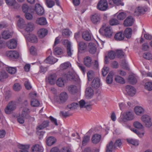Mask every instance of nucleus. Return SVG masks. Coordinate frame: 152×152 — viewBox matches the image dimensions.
<instances>
[{"instance_id":"obj_58","label":"nucleus","mask_w":152,"mask_h":152,"mask_svg":"<svg viewBox=\"0 0 152 152\" xmlns=\"http://www.w3.org/2000/svg\"><path fill=\"white\" fill-rule=\"evenodd\" d=\"M66 50L68 56L71 57L73 52V50L71 48V46H68L67 48H66Z\"/></svg>"},{"instance_id":"obj_45","label":"nucleus","mask_w":152,"mask_h":152,"mask_svg":"<svg viewBox=\"0 0 152 152\" xmlns=\"http://www.w3.org/2000/svg\"><path fill=\"white\" fill-rule=\"evenodd\" d=\"M54 48V53L55 55H60L63 53L62 49L59 47L53 48Z\"/></svg>"},{"instance_id":"obj_26","label":"nucleus","mask_w":152,"mask_h":152,"mask_svg":"<svg viewBox=\"0 0 152 152\" xmlns=\"http://www.w3.org/2000/svg\"><path fill=\"white\" fill-rule=\"evenodd\" d=\"M2 38L5 39H8L11 37V35L10 32L8 30H5L2 33Z\"/></svg>"},{"instance_id":"obj_2","label":"nucleus","mask_w":152,"mask_h":152,"mask_svg":"<svg viewBox=\"0 0 152 152\" xmlns=\"http://www.w3.org/2000/svg\"><path fill=\"white\" fill-rule=\"evenodd\" d=\"M149 9V7L146 6H138L135 9L134 12V15L138 16L141 14H144Z\"/></svg>"},{"instance_id":"obj_23","label":"nucleus","mask_w":152,"mask_h":152,"mask_svg":"<svg viewBox=\"0 0 152 152\" xmlns=\"http://www.w3.org/2000/svg\"><path fill=\"white\" fill-rule=\"evenodd\" d=\"M115 73L112 71L110 72L107 76L106 81L107 84H110L112 83L113 81V76L115 75Z\"/></svg>"},{"instance_id":"obj_41","label":"nucleus","mask_w":152,"mask_h":152,"mask_svg":"<svg viewBox=\"0 0 152 152\" xmlns=\"http://www.w3.org/2000/svg\"><path fill=\"white\" fill-rule=\"evenodd\" d=\"M128 82L132 84H135L137 82L135 77L133 75H130L128 78Z\"/></svg>"},{"instance_id":"obj_48","label":"nucleus","mask_w":152,"mask_h":152,"mask_svg":"<svg viewBox=\"0 0 152 152\" xmlns=\"http://www.w3.org/2000/svg\"><path fill=\"white\" fill-rule=\"evenodd\" d=\"M40 103L39 101L36 99H32L31 101V105L33 107H38Z\"/></svg>"},{"instance_id":"obj_24","label":"nucleus","mask_w":152,"mask_h":152,"mask_svg":"<svg viewBox=\"0 0 152 152\" xmlns=\"http://www.w3.org/2000/svg\"><path fill=\"white\" fill-rule=\"evenodd\" d=\"M48 31L45 29L42 28L40 29L38 32V34L40 38L44 37L47 34Z\"/></svg>"},{"instance_id":"obj_7","label":"nucleus","mask_w":152,"mask_h":152,"mask_svg":"<svg viewBox=\"0 0 152 152\" xmlns=\"http://www.w3.org/2000/svg\"><path fill=\"white\" fill-rule=\"evenodd\" d=\"M91 22L94 24L99 23L101 20L100 15L98 13L94 14L91 16Z\"/></svg>"},{"instance_id":"obj_46","label":"nucleus","mask_w":152,"mask_h":152,"mask_svg":"<svg viewBox=\"0 0 152 152\" xmlns=\"http://www.w3.org/2000/svg\"><path fill=\"white\" fill-rule=\"evenodd\" d=\"M127 142L129 144H132L135 146H137L139 145L138 141L137 140H134L132 139H127Z\"/></svg>"},{"instance_id":"obj_34","label":"nucleus","mask_w":152,"mask_h":152,"mask_svg":"<svg viewBox=\"0 0 152 152\" xmlns=\"http://www.w3.org/2000/svg\"><path fill=\"white\" fill-rule=\"evenodd\" d=\"M34 28V24L31 23H29L26 26L25 30L27 32H31L33 30Z\"/></svg>"},{"instance_id":"obj_6","label":"nucleus","mask_w":152,"mask_h":152,"mask_svg":"<svg viewBox=\"0 0 152 152\" xmlns=\"http://www.w3.org/2000/svg\"><path fill=\"white\" fill-rule=\"evenodd\" d=\"M78 53L86 51L88 47V43L84 41L77 42Z\"/></svg>"},{"instance_id":"obj_62","label":"nucleus","mask_w":152,"mask_h":152,"mask_svg":"<svg viewBox=\"0 0 152 152\" xmlns=\"http://www.w3.org/2000/svg\"><path fill=\"white\" fill-rule=\"evenodd\" d=\"M21 89V86L18 83H16L14 84L13 86V89L16 91H18Z\"/></svg>"},{"instance_id":"obj_49","label":"nucleus","mask_w":152,"mask_h":152,"mask_svg":"<svg viewBox=\"0 0 152 152\" xmlns=\"http://www.w3.org/2000/svg\"><path fill=\"white\" fill-rule=\"evenodd\" d=\"M87 76L88 80L90 81L94 77V73L92 70L89 71L87 73Z\"/></svg>"},{"instance_id":"obj_59","label":"nucleus","mask_w":152,"mask_h":152,"mask_svg":"<svg viewBox=\"0 0 152 152\" xmlns=\"http://www.w3.org/2000/svg\"><path fill=\"white\" fill-rule=\"evenodd\" d=\"M109 68L107 66H104L102 70V73L103 76H105L107 74L109 71Z\"/></svg>"},{"instance_id":"obj_63","label":"nucleus","mask_w":152,"mask_h":152,"mask_svg":"<svg viewBox=\"0 0 152 152\" xmlns=\"http://www.w3.org/2000/svg\"><path fill=\"white\" fill-rule=\"evenodd\" d=\"M87 103H86L83 100H81L79 102V107H80V108H82L85 107V105Z\"/></svg>"},{"instance_id":"obj_4","label":"nucleus","mask_w":152,"mask_h":152,"mask_svg":"<svg viewBox=\"0 0 152 152\" xmlns=\"http://www.w3.org/2000/svg\"><path fill=\"white\" fill-rule=\"evenodd\" d=\"M108 7L107 0H100L97 5V8L102 11L106 10L107 9Z\"/></svg>"},{"instance_id":"obj_9","label":"nucleus","mask_w":152,"mask_h":152,"mask_svg":"<svg viewBox=\"0 0 152 152\" xmlns=\"http://www.w3.org/2000/svg\"><path fill=\"white\" fill-rule=\"evenodd\" d=\"M6 54L7 56L10 58H17L19 57V54L15 50H10L7 51Z\"/></svg>"},{"instance_id":"obj_54","label":"nucleus","mask_w":152,"mask_h":152,"mask_svg":"<svg viewBox=\"0 0 152 152\" xmlns=\"http://www.w3.org/2000/svg\"><path fill=\"white\" fill-rule=\"evenodd\" d=\"M70 65L69 62H65L61 64L60 65V68L61 69H67Z\"/></svg>"},{"instance_id":"obj_14","label":"nucleus","mask_w":152,"mask_h":152,"mask_svg":"<svg viewBox=\"0 0 152 152\" xmlns=\"http://www.w3.org/2000/svg\"><path fill=\"white\" fill-rule=\"evenodd\" d=\"M35 10L37 13L39 15H42L44 13V9L39 4H36L35 5Z\"/></svg>"},{"instance_id":"obj_20","label":"nucleus","mask_w":152,"mask_h":152,"mask_svg":"<svg viewBox=\"0 0 152 152\" xmlns=\"http://www.w3.org/2000/svg\"><path fill=\"white\" fill-rule=\"evenodd\" d=\"M57 76L56 74H53L50 75L48 77L49 83L51 85L55 84L56 79Z\"/></svg>"},{"instance_id":"obj_8","label":"nucleus","mask_w":152,"mask_h":152,"mask_svg":"<svg viewBox=\"0 0 152 152\" xmlns=\"http://www.w3.org/2000/svg\"><path fill=\"white\" fill-rule=\"evenodd\" d=\"M142 121L145 124L146 126L150 127L152 125L150 117L146 115H143L141 118Z\"/></svg>"},{"instance_id":"obj_32","label":"nucleus","mask_w":152,"mask_h":152,"mask_svg":"<svg viewBox=\"0 0 152 152\" xmlns=\"http://www.w3.org/2000/svg\"><path fill=\"white\" fill-rule=\"evenodd\" d=\"M58 59L52 56H49L45 60V62L51 64H53L56 63Z\"/></svg>"},{"instance_id":"obj_56","label":"nucleus","mask_w":152,"mask_h":152,"mask_svg":"<svg viewBox=\"0 0 152 152\" xmlns=\"http://www.w3.org/2000/svg\"><path fill=\"white\" fill-rule=\"evenodd\" d=\"M126 16V14L124 12L119 13L117 16V18L118 19L121 20L125 19Z\"/></svg>"},{"instance_id":"obj_22","label":"nucleus","mask_w":152,"mask_h":152,"mask_svg":"<svg viewBox=\"0 0 152 152\" xmlns=\"http://www.w3.org/2000/svg\"><path fill=\"white\" fill-rule=\"evenodd\" d=\"M82 37L85 40L89 41L91 39V35L90 33L88 31H84L82 33Z\"/></svg>"},{"instance_id":"obj_21","label":"nucleus","mask_w":152,"mask_h":152,"mask_svg":"<svg viewBox=\"0 0 152 152\" xmlns=\"http://www.w3.org/2000/svg\"><path fill=\"white\" fill-rule=\"evenodd\" d=\"M56 139L53 137H50L46 139V143L49 146H50L53 144L56 141Z\"/></svg>"},{"instance_id":"obj_33","label":"nucleus","mask_w":152,"mask_h":152,"mask_svg":"<svg viewBox=\"0 0 152 152\" xmlns=\"http://www.w3.org/2000/svg\"><path fill=\"white\" fill-rule=\"evenodd\" d=\"M135 113L138 115H140L143 113L144 111V109L141 107H136L134 109Z\"/></svg>"},{"instance_id":"obj_55","label":"nucleus","mask_w":152,"mask_h":152,"mask_svg":"<svg viewBox=\"0 0 152 152\" xmlns=\"http://www.w3.org/2000/svg\"><path fill=\"white\" fill-rule=\"evenodd\" d=\"M30 41L34 43H36L37 42V37L34 34H31L30 36Z\"/></svg>"},{"instance_id":"obj_61","label":"nucleus","mask_w":152,"mask_h":152,"mask_svg":"<svg viewBox=\"0 0 152 152\" xmlns=\"http://www.w3.org/2000/svg\"><path fill=\"white\" fill-rule=\"evenodd\" d=\"M5 1L7 5L10 6L14 5L16 2L15 0H5Z\"/></svg>"},{"instance_id":"obj_5","label":"nucleus","mask_w":152,"mask_h":152,"mask_svg":"<svg viewBox=\"0 0 152 152\" xmlns=\"http://www.w3.org/2000/svg\"><path fill=\"white\" fill-rule=\"evenodd\" d=\"M134 118L133 115L130 112L125 113L122 115V117L121 121L125 122L126 121H131Z\"/></svg>"},{"instance_id":"obj_15","label":"nucleus","mask_w":152,"mask_h":152,"mask_svg":"<svg viewBox=\"0 0 152 152\" xmlns=\"http://www.w3.org/2000/svg\"><path fill=\"white\" fill-rule=\"evenodd\" d=\"M134 20L132 16H129L124 20V25L126 26H132L134 22Z\"/></svg>"},{"instance_id":"obj_44","label":"nucleus","mask_w":152,"mask_h":152,"mask_svg":"<svg viewBox=\"0 0 152 152\" xmlns=\"http://www.w3.org/2000/svg\"><path fill=\"white\" fill-rule=\"evenodd\" d=\"M17 24L18 27L21 28L24 27L25 24L24 20L22 18H20L18 20Z\"/></svg>"},{"instance_id":"obj_38","label":"nucleus","mask_w":152,"mask_h":152,"mask_svg":"<svg viewBox=\"0 0 152 152\" xmlns=\"http://www.w3.org/2000/svg\"><path fill=\"white\" fill-rule=\"evenodd\" d=\"M75 74L72 71H69L66 75V77L67 80H72L74 79L75 78Z\"/></svg>"},{"instance_id":"obj_17","label":"nucleus","mask_w":152,"mask_h":152,"mask_svg":"<svg viewBox=\"0 0 152 152\" xmlns=\"http://www.w3.org/2000/svg\"><path fill=\"white\" fill-rule=\"evenodd\" d=\"M89 52L91 54H94L96 52V48L95 44L90 42L88 44Z\"/></svg>"},{"instance_id":"obj_10","label":"nucleus","mask_w":152,"mask_h":152,"mask_svg":"<svg viewBox=\"0 0 152 152\" xmlns=\"http://www.w3.org/2000/svg\"><path fill=\"white\" fill-rule=\"evenodd\" d=\"M126 90L128 94L131 96H134L136 93L135 88L130 86L127 85L126 86Z\"/></svg>"},{"instance_id":"obj_37","label":"nucleus","mask_w":152,"mask_h":152,"mask_svg":"<svg viewBox=\"0 0 152 152\" xmlns=\"http://www.w3.org/2000/svg\"><path fill=\"white\" fill-rule=\"evenodd\" d=\"M29 148V145H20L19 146V148L20 149V152H28V150Z\"/></svg>"},{"instance_id":"obj_52","label":"nucleus","mask_w":152,"mask_h":152,"mask_svg":"<svg viewBox=\"0 0 152 152\" xmlns=\"http://www.w3.org/2000/svg\"><path fill=\"white\" fill-rule=\"evenodd\" d=\"M110 24L111 26L117 25L119 24V22L116 19L112 18L110 20Z\"/></svg>"},{"instance_id":"obj_1","label":"nucleus","mask_w":152,"mask_h":152,"mask_svg":"<svg viewBox=\"0 0 152 152\" xmlns=\"http://www.w3.org/2000/svg\"><path fill=\"white\" fill-rule=\"evenodd\" d=\"M30 112L29 109L27 108L23 109L22 112L21 116H19L18 118V121L20 124H23L24 122V118H29L30 116L28 114Z\"/></svg>"},{"instance_id":"obj_64","label":"nucleus","mask_w":152,"mask_h":152,"mask_svg":"<svg viewBox=\"0 0 152 152\" xmlns=\"http://www.w3.org/2000/svg\"><path fill=\"white\" fill-rule=\"evenodd\" d=\"M115 53L113 51H111L108 53V57L111 59H114L115 58Z\"/></svg>"},{"instance_id":"obj_57","label":"nucleus","mask_w":152,"mask_h":152,"mask_svg":"<svg viewBox=\"0 0 152 152\" xmlns=\"http://www.w3.org/2000/svg\"><path fill=\"white\" fill-rule=\"evenodd\" d=\"M56 84L59 87H63L64 86V82L62 78H59L56 82Z\"/></svg>"},{"instance_id":"obj_12","label":"nucleus","mask_w":152,"mask_h":152,"mask_svg":"<svg viewBox=\"0 0 152 152\" xmlns=\"http://www.w3.org/2000/svg\"><path fill=\"white\" fill-rule=\"evenodd\" d=\"M68 98V95L65 92H63L60 94L59 100L58 102L59 103H63L66 101Z\"/></svg>"},{"instance_id":"obj_39","label":"nucleus","mask_w":152,"mask_h":152,"mask_svg":"<svg viewBox=\"0 0 152 152\" xmlns=\"http://www.w3.org/2000/svg\"><path fill=\"white\" fill-rule=\"evenodd\" d=\"M132 30L131 28H128L125 30L124 34L126 37L127 38H129L131 36Z\"/></svg>"},{"instance_id":"obj_47","label":"nucleus","mask_w":152,"mask_h":152,"mask_svg":"<svg viewBox=\"0 0 152 152\" xmlns=\"http://www.w3.org/2000/svg\"><path fill=\"white\" fill-rule=\"evenodd\" d=\"M115 80L117 82L119 83L124 84L125 83V81L124 79L118 75L115 76Z\"/></svg>"},{"instance_id":"obj_25","label":"nucleus","mask_w":152,"mask_h":152,"mask_svg":"<svg viewBox=\"0 0 152 152\" xmlns=\"http://www.w3.org/2000/svg\"><path fill=\"white\" fill-rule=\"evenodd\" d=\"M36 23L40 25H45L47 24V22L45 18L42 17L37 18Z\"/></svg>"},{"instance_id":"obj_53","label":"nucleus","mask_w":152,"mask_h":152,"mask_svg":"<svg viewBox=\"0 0 152 152\" xmlns=\"http://www.w3.org/2000/svg\"><path fill=\"white\" fill-rule=\"evenodd\" d=\"M145 88L148 91L151 90H152V83L151 82H148L146 83Z\"/></svg>"},{"instance_id":"obj_51","label":"nucleus","mask_w":152,"mask_h":152,"mask_svg":"<svg viewBox=\"0 0 152 152\" xmlns=\"http://www.w3.org/2000/svg\"><path fill=\"white\" fill-rule=\"evenodd\" d=\"M134 126L138 129H141L143 128V125L140 122L135 121L134 123Z\"/></svg>"},{"instance_id":"obj_36","label":"nucleus","mask_w":152,"mask_h":152,"mask_svg":"<svg viewBox=\"0 0 152 152\" xmlns=\"http://www.w3.org/2000/svg\"><path fill=\"white\" fill-rule=\"evenodd\" d=\"M8 77V74L4 71H0V81H3Z\"/></svg>"},{"instance_id":"obj_3","label":"nucleus","mask_w":152,"mask_h":152,"mask_svg":"<svg viewBox=\"0 0 152 152\" xmlns=\"http://www.w3.org/2000/svg\"><path fill=\"white\" fill-rule=\"evenodd\" d=\"M16 108V105L15 102H11L9 103L4 110L7 114L11 113Z\"/></svg>"},{"instance_id":"obj_42","label":"nucleus","mask_w":152,"mask_h":152,"mask_svg":"<svg viewBox=\"0 0 152 152\" xmlns=\"http://www.w3.org/2000/svg\"><path fill=\"white\" fill-rule=\"evenodd\" d=\"M90 140V137L88 136H85L83 137L82 145L85 146L88 143Z\"/></svg>"},{"instance_id":"obj_60","label":"nucleus","mask_w":152,"mask_h":152,"mask_svg":"<svg viewBox=\"0 0 152 152\" xmlns=\"http://www.w3.org/2000/svg\"><path fill=\"white\" fill-rule=\"evenodd\" d=\"M143 57L147 60H150L152 58V55L149 53H145L143 55Z\"/></svg>"},{"instance_id":"obj_16","label":"nucleus","mask_w":152,"mask_h":152,"mask_svg":"<svg viewBox=\"0 0 152 152\" xmlns=\"http://www.w3.org/2000/svg\"><path fill=\"white\" fill-rule=\"evenodd\" d=\"M31 152H43V148L38 144L33 145L31 148Z\"/></svg>"},{"instance_id":"obj_29","label":"nucleus","mask_w":152,"mask_h":152,"mask_svg":"<svg viewBox=\"0 0 152 152\" xmlns=\"http://www.w3.org/2000/svg\"><path fill=\"white\" fill-rule=\"evenodd\" d=\"M49 121H44L40 125L37 127V129L39 131V130H41L44 128L47 127L49 125Z\"/></svg>"},{"instance_id":"obj_30","label":"nucleus","mask_w":152,"mask_h":152,"mask_svg":"<svg viewBox=\"0 0 152 152\" xmlns=\"http://www.w3.org/2000/svg\"><path fill=\"white\" fill-rule=\"evenodd\" d=\"M84 62L85 65L88 67L91 66L92 63V60L91 57L86 56L84 58Z\"/></svg>"},{"instance_id":"obj_13","label":"nucleus","mask_w":152,"mask_h":152,"mask_svg":"<svg viewBox=\"0 0 152 152\" xmlns=\"http://www.w3.org/2000/svg\"><path fill=\"white\" fill-rule=\"evenodd\" d=\"M105 35L107 37L110 38L112 35L113 31L112 28L110 26H105L104 29Z\"/></svg>"},{"instance_id":"obj_18","label":"nucleus","mask_w":152,"mask_h":152,"mask_svg":"<svg viewBox=\"0 0 152 152\" xmlns=\"http://www.w3.org/2000/svg\"><path fill=\"white\" fill-rule=\"evenodd\" d=\"M101 138V135L98 134H95L92 136L91 138L92 142L94 144H97L100 141Z\"/></svg>"},{"instance_id":"obj_27","label":"nucleus","mask_w":152,"mask_h":152,"mask_svg":"<svg viewBox=\"0 0 152 152\" xmlns=\"http://www.w3.org/2000/svg\"><path fill=\"white\" fill-rule=\"evenodd\" d=\"M115 147H115V144L114 145L113 142L110 141L107 145L106 152H112L113 149Z\"/></svg>"},{"instance_id":"obj_31","label":"nucleus","mask_w":152,"mask_h":152,"mask_svg":"<svg viewBox=\"0 0 152 152\" xmlns=\"http://www.w3.org/2000/svg\"><path fill=\"white\" fill-rule=\"evenodd\" d=\"M114 37L116 40L121 41L124 39V35L122 32H119L115 35Z\"/></svg>"},{"instance_id":"obj_43","label":"nucleus","mask_w":152,"mask_h":152,"mask_svg":"<svg viewBox=\"0 0 152 152\" xmlns=\"http://www.w3.org/2000/svg\"><path fill=\"white\" fill-rule=\"evenodd\" d=\"M47 6L49 8L52 7L55 5V2L52 0H45Z\"/></svg>"},{"instance_id":"obj_50","label":"nucleus","mask_w":152,"mask_h":152,"mask_svg":"<svg viewBox=\"0 0 152 152\" xmlns=\"http://www.w3.org/2000/svg\"><path fill=\"white\" fill-rule=\"evenodd\" d=\"M79 105L78 104L76 103H73L68 105V107L69 109L73 110L79 107Z\"/></svg>"},{"instance_id":"obj_35","label":"nucleus","mask_w":152,"mask_h":152,"mask_svg":"<svg viewBox=\"0 0 152 152\" xmlns=\"http://www.w3.org/2000/svg\"><path fill=\"white\" fill-rule=\"evenodd\" d=\"M68 90L70 93L72 94L76 93L77 91V87L73 85L69 86Z\"/></svg>"},{"instance_id":"obj_19","label":"nucleus","mask_w":152,"mask_h":152,"mask_svg":"<svg viewBox=\"0 0 152 152\" xmlns=\"http://www.w3.org/2000/svg\"><path fill=\"white\" fill-rule=\"evenodd\" d=\"M94 88L97 89L100 86V83L99 79L98 78H95L93 80L91 84Z\"/></svg>"},{"instance_id":"obj_40","label":"nucleus","mask_w":152,"mask_h":152,"mask_svg":"<svg viewBox=\"0 0 152 152\" xmlns=\"http://www.w3.org/2000/svg\"><path fill=\"white\" fill-rule=\"evenodd\" d=\"M6 69L9 73L11 75L14 74L16 71V69L14 67H7L6 68Z\"/></svg>"},{"instance_id":"obj_28","label":"nucleus","mask_w":152,"mask_h":152,"mask_svg":"<svg viewBox=\"0 0 152 152\" xmlns=\"http://www.w3.org/2000/svg\"><path fill=\"white\" fill-rule=\"evenodd\" d=\"M93 90L90 87L87 88L86 91V97L88 98H90L93 95Z\"/></svg>"},{"instance_id":"obj_11","label":"nucleus","mask_w":152,"mask_h":152,"mask_svg":"<svg viewBox=\"0 0 152 152\" xmlns=\"http://www.w3.org/2000/svg\"><path fill=\"white\" fill-rule=\"evenodd\" d=\"M17 42L16 40L12 39L8 41L7 43V45L8 48L10 49H13L17 47Z\"/></svg>"}]
</instances>
